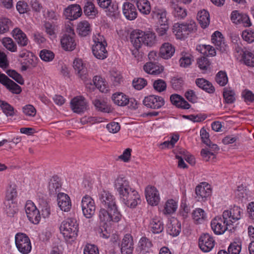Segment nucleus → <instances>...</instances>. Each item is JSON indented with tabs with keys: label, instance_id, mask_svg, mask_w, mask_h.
<instances>
[{
	"label": "nucleus",
	"instance_id": "obj_1",
	"mask_svg": "<svg viewBox=\"0 0 254 254\" xmlns=\"http://www.w3.org/2000/svg\"><path fill=\"white\" fill-rule=\"evenodd\" d=\"M130 41L136 49H139L142 46L152 47L156 43V36L152 31L136 29L131 33Z\"/></svg>",
	"mask_w": 254,
	"mask_h": 254
},
{
	"label": "nucleus",
	"instance_id": "obj_2",
	"mask_svg": "<svg viewBox=\"0 0 254 254\" xmlns=\"http://www.w3.org/2000/svg\"><path fill=\"white\" fill-rule=\"evenodd\" d=\"M60 231L66 240L75 238L78 232L76 220L71 218L64 220L61 225Z\"/></svg>",
	"mask_w": 254,
	"mask_h": 254
},
{
	"label": "nucleus",
	"instance_id": "obj_3",
	"mask_svg": "<svg viewBox=\"0 0 254 254\" xmlns=\"http://www.w3.org/2000/svg\"><path fill=\"white\" fill-rule=\"evenodd\" d=\"M243 214V210L240 207L234 205L225 210L222 215L226 224L230 227L241 219Z\"/></svg>",
	"mask_w": 254,
	"mask_h": 254
},
{
	"label": "nucleus",
	"instance_id": "obj_4",
	"mask_svg": "<svg viewBox=\"0 0 254 254\" xmlns=\"http://www.w3.org/2000/svg\"><path fill=\"white\" fill-rule=\"evenodd\" d=\"M122 215L118 209L115 211H109L105 208L100 209L98 213V218L100 223L107 224L111 221L118 222L121 219Z\"/></svg>",
	"mask_w": 254,
	"mask_h": 254
},
{
	"label": "nucleus",
	"instance_id": "obj_5",
	"mask_svg": "<svg viewBox=\"0 0 254 254\" xmlns=\"http://www.w3.org/2000/svg\"><path fill=\"white\" fill-rule=\"evenodd\" d=\"M15 243L18 251L22 254H28L31 251L30 240L24 233H18L15 235Z\"/></svg>",
	"mask_w": 254,
	"mask_h": 254
},
{
	"label": "nucleus",
	"instance_id": "obj_6",
	"mask_svg": "<svg viewBox=\"0 0 254 254\" xmlns=\"http://www.w3.org/2000/svg\"><path fill=\"white\" fill-rule=\"evenodd\" d=\"M94 44L92 46V53L94 56L98 59L104 60L108 57V52L106 50V43L103 40V38L98 35L93 38Z\"/></svg>",
	"mask_w": 254,
	"mask_h": 254
},
{
	"label": "nucleus",
	"instance_id": "obj_7",
	"mask_svg": "<svg viewBox=\"0 0 254 254\" xmlns=\"http://www.w3.org/2000/svg\"><path fill=\"white\" fill-rule=\"evenodd\" d=\"M99 199L102 206L109 211L118 209L115 196L109 191L102 190L99 193Z\"/></svg>",
	"mask_w": 254,
	"mask_h": 254
},
{
	"label": "nucleus",
	"instance_id": "obj_8",
	"mask_svg": "<svg viewBox=\"0 0 254 254\" xmlns=\"http://www.w3.org/2000/svg\"><path fill=\"white\" fill-rule=\"evenodd\" d=\"M81 206L83 215L87 218H91L94 215L96 205L94 199L89 195H85L81 200Z\"/></svg>",
	"mask_w": 254,
	"mask_h": 254
},
{
	"label": "nucleus",
	"instance_id": "obj_9",
	"mask_svg": "<svg viewBox=\"0 0 254 254\" xmlns=\"http://www.w3.org/2000/svg\"><path fill=\"white\" fill-rule=\"evenodd\" d=\"M120 199L124 204L130 208L135 207L141 201L139 193L134 189L123 195Z\"/></svg>",
	"mask_w": 254,
	"mask_h": 254
},
{
	"label": "nucleus",
	"instance_id": "obj_10",
	"mask_svg": "<svg viewBox=\"0 0 254 254\" xmlns=\"http://www.w3.org/2000/svg\"><path fill=\"white\" fill-rule=\"evenodd\" d=\"M25 211L28 219L34 224H38L41 220L39 210L31 200H27L25 205Z\"/></svg>",
	"mask_w": 254,
	"mask_h": 254
},
{
	"label": "nucleus",
	"instance_id": "obj_11",
	"mask_svg": "<svg viewBox=\"0 0 254 254\" xmlns=\"http://www.w3.org/2000/svg\"><path fill=\"white\" fill-rule=\"evenodd\" d=\"M114 186L120 198L133 189L131 187L129 181L122 175L118 176L115 179Z\"/></svg>",
	"mask_w": 254,
	"mask_h": 254
},
{
	"label": "nucleus",
	"instance_id": "obj_12",
	"mask_svg": "<svg viewBox=\"0 0 254 254\" xmlns=\"http://www.w3.org/2000/svg\"><path fill=\"white\" fill-rule=\"evenodd\" d=\"M145 197L148 203L151 206L157 205L160 200L159 191L153 186H148L145 190Z\"/></svg>",
	"mask_w": 254,
	"mask_h": 254
},
{
	"label": "nucleus",
	"instance_id": "obj_13",
	"mask_svg": "<svg viewBox=\"0 0 254 254\" xmlns=\"http://www.w3.org/2000/svg\"><path fill=\"white\" fill-rule=\"evenodd\" d=\"M215 241L212 236L209 234L201 235L198 240V246L200 249L203 252L211 251L215 246Z\"/></svg>",
	"mask_w": 254,
	"mask_h": 254
},
{
	"label": "nucleus",
	"instance_id": "obj_14",
	"mask_svg": "<svg viewBox=\"0 0 254 254\" xmlns=\"http://www.w3.org/2000/svg\"><path fill=\"white\" fill-rule=\"evenodd\" d=\"M211 227L215 234L221 235L228 229L229 225L226 224L222 216H217L211 220Z\"/></svg>",
	"mask_w": 254,
	"mask_h": 254
},
{
	"label": "nucleus",
	"instance_id": "obj_15",
	"mask_svg": "<svg viewBox=\"0 0 254 254\" xmlns=\"http://www.w3.org/2000/svg\"><path fill=\"white\" fill-rule=\"evenodd\" d=\"M143 103L147 108L158 109L164 105L165 101L161 96L150 95L144 98Z\"/></svg>",
	"mask_w": 254,
	"mask_h": 254
},
{
	"label": "nucleus",
	"instance_id": "obj_16",
	"mask_svg": "<svg viewBox=\"0 0 254 254\" xmlns=\"http://www.w3.org/2000/svg\"><path fill=\"white\" fill-rule=\"evenodd\" d=\"M152 18L159 23H166L168 22L169 18L166 8L160 6H155L151 12Z\"/></svg>",
	"mask_w": 254,
	"mask_h": 254
},
{
	"label": "nucleus",
	"instance_id": "obj_17",
	"mask_svg": "<svg viewBox=\"0 0 254 254\" xmlns=\"http://www.w3.org/2000/svg\"><path fill=\"white\" fill-rule=\"evenodd\" d=\"M196 198L199 201H205L211 194L210 186L206 182H202L195 188Z\"/></svg>",
	"mask_w": 254,
	"mask_h": 254
},
{
	"label": "nucleus",
	"instance_id": "obj_18",
	"mask_svg": "<svg viewBox=\"0 0 254 254\" xmlns=\"http://www.w3.org/2000/svg\"><path fill=\"white\" fill-rule=\"evenodd\" d=\"M70 107L73 112L80 114L87 109V103L82 96H76L70 101Z\"/></svg>",
	"mask_w": 254,
	"mask_h": 254
},
{
	"label": "nucleus",
	"instance_id": "obj_19",
	"mask_svg": "<svg viewBox=\"0 0 254 254\" xmlns=\"http://www.w3.org/2000/svg\"><path fill=\"white\" fill-rule=\"evenodd\" d=\"M133 241L130 234H126L120 244L122 254H131L133 250Z\"/></svg>",
	"mask_w": 254,
	"mask_h": 254
},
{
	"label": "nucleus",
	"instance_id": "obj_20",
	"mask_svg": "<svg viewBox=\"0 0 254 254\" xmlns=\"http://www.w3.org/2000/svg\"><path fill=\"white\" fill-rule=\"evenodd\" d=\"M0 83L13 94H18L21 92L20 86L10 79L6 75L0 72Z\"/></svg>",
	"mask_w": 254,
	"mask_h": 254
},
{
	"label": "nucleus",
	"instance_id": "obj_21",
	"mask_svg": "<svg viewBox=\"0 0 254 254\" xmlns=\"http://www.w3.org/2000/svg\"><path fill=\"white\" fill-rule=\"evenodd\" d=\"M98 5L103 8L106 14L109 16L115 15L118 12V6L112 0H97Z\"/></svg>",
	"mask_w": 254,
	"mask_h": 254
},
{
	"label": "nucleus",
	"instance_id": "obj_22",
	"mask_svg": "<svg viewBox=\"0 0 254 254\" xmlns=\"http://www.w3.org/2000/svg\"><path fill=\"white\" fill-rule=\"evenodd\" d=\"M82 10L78 4H71L66 8L64 15L70 20L76 19L81 15Z\"/></svg>",
	"mask_w": 254,
	"mask_h": 254
},
{
	"label": "nucleus",
	"instance_id": "obj_23",
	"mask_svg": "<svg viewBox=\"0 0 254 254\" xmlns=\"http://www.w3.org/2000/svg\"><path fill=\"white\" fill-rule=\"evenodd\" d=\"M58 206L64 212L69 211L71 207V202L69 196L64 193H59L57 196Z\"/></svg>",
	"mask_w": 254,
	"mask_h": 254
},
{
	"label": "nucleus",
	"instance_id": "obj_24",
	"mask_svg": "<svg viewBox=\"0 0 254 254\" xmlns=\"http://www.w3.org/2000/svg\"><path fill=\"white\" fill-rule=\"evenodd\" d=\"M211 41L217 50L222 52L227 50V46L225 43L223 35L219 31H216L212 34Z\"/></svg>",
	"mask_w": 254,
	"mask_h": 254
},
{
	"label": "nucleus",
	"instance_id": "obj_25",
	"mask_svg": "<svg viewBox=\"0 0 254 254\" xmlns=\"http://www.w3.org/2000/svg\"><path fill=\"white\" fill-rule=\"evenodd\" d=\"M122 10L124 16L127 19L132 20L137 17V12L133 4L128 2H125L123 5Z\"/></svg>",
	"mask_w": 254,
	"mask_h": 254
},
{
	"label": "nucleus",
	"instance_id": "obj_26",
	"mask_svg": "<svg viewBox=\"0 0 254 254\" xmlns=\"http://www.w3.org/2000/svg\"><path fill=\"white\" fill-rule=\"evenodd\" d=\"M73 67L76 74L81 79L86 78V68L84 61L79 58H76L73 62Z\"/></svg>",
	"mask_w": 254,
	"mask_h": 254
},
{
	"label": "nucleus",
	"instance_id": "obj_27",
	"mask_svg": "<svg viewBox=\"0 0 254 254\" xmlns=\"http://www.w3.org/2000/svg\"><path fill=\"white\" fill-rule=\"evenodd\" d=\"M74 33L72 35L65 34L61 40V43L62 48L67 51H72L76 47V43L73 37Z\"/></svg>",
	"mask_w": 254,
	"mask_h": 254
},
{
	"label": "nucleus",
	"instance_id": "obj_28",
	"mask_svg": "<svg viewBox=\"0 0 254 254\" xmlns=\"http://www.w3.org/2000/svg\"><path fill=\"white\" fill-rule=\"evenodd\" d=\"M175 52V47L168 42L163 44L159 51V56L164 59H169L174 54Z\"/></svg>",
	"mask_w": 254,
	"mask_h": 254
},
{
	"label": "nucleus",
	"instance_id": "obj_29",
	"mask_svg": "<svg viewBox=\"0 0 254 254\" xmlns=\"http://www.w3.org/2000/svg\"><path fill=\"white\" fill-rule=\"evenodd\" d=\"M12 34L19 46L24 47L27 45L29 40L26 34L20 29L14 28L12 32Z\"/></svg>",
	"mask_w": 254,
	"mask_h": 254
},
{
	"label": "nucleus",
	"instance_id": "obj_30",
	"mask_svg": "<svg viewBox=\"0 0 254 254\" xmlns=\"http://www.w3.org/2000/svg\"><path fill=\"white\" fill-rule=\"evenodd\" d=\"M208 146L210 149H203L201 151V155L206 161L213 160L215 158V152L219 150L218 146L215 144L210 143V145Z\"/></svg>",
	"mask_w": 254,
	"mask_h": 254
},
{
	"label": "nucleus",
	"instance_id": "obj_31",
	"mask_svg": "<svg viewBox=\"0 0 254 254\" xmlns=\"http://www.w3.org/2000/svg\"><path fill=\"white\" fill-rule=\"evenodd\" d=\"M170 101L172 104L178 108L189 109L190 106L182 96L178 94H173L170 96Z\"/></svg>",
	"mask_w": 254,
	"mask_h": 254
},
{
	"label": "nucleus",
	"instance_id": "obj_32",
	"mask_svg": "<svg viewBox=\"0 0 254 254\" xmlns=\"http://www.w3.org/2000/svg\"><path fill=\"white\" fill-rule=\"evenodd\" d=\"M37 201L41 208L42 215L44 218L49 217L51 214L50 207L44 196L42 194H38L37 197Z\"/></svg>",
	"mask_w": 254,
	"mask_h": 254
},
{
	"label": "nucleus",
	"instance_id": "obj_33",
	"mask_svg": "<svg viewBox=\"0 0 254 254\" xmlns=\"http://www.w3.org/2000/svg\"><path fill=\"white\" fill-rule=\"evenodd\" d=\"M61 183L57 176L52 177L49 183L48 189L51 195L58 194L61 189Z\"/></svg>",
	"mask_w": 254,
	"mask_h": 254
},
{
	"label": "nucleus",
	"instance_id": "obj_34",
	"mask_svg": "<svg viewBox=\"0 0 254 254\" xmlns=\"http://www.w3.org/2000/svg\"><path fill=\"white\" fill-rule=\"evenodd\" d=\"M143 69L147 73L158 75L163 71V67L156 64L148 62L144 65Z\"/></svg>",
	"mask_w": 254,
	"mask_h": 254
},
{
	"label": "nucleus",
	"instance_id": "obj_35",
	"mask_svg": "<svg viewBox=\"0 0 254 254\" xmlns=\"http://www.w3.org/2000/svg\"><path fill=\"white\" fill-rule=\"evenodd\" d=\"M112 99L114 104L119 106H125L129 103L128 97L122 92L113 94Z\"/></svg>",
	"mask_w": 254,
	"mask_h": 254
},
{
	"label": "nucleus",
	"instance_id": "obj_36",
	"mask_svg": "<svg viewBox=\"0 0 254 254\" xmlns=\"http://www.w3.org/2000/svg\"><path fill=\"white\" fill-rule=\"evenodd\" d=\"M181 223L177 219H172L168 224L167 232L172 236H178L181 232Z\"/></svg>",
	"mask_w": 254,
	"mask_h": 254
},
{
	"label": "nucleus",
	"instance_id": "obj_37",
	"mask_svg": "<svg viewBox=\"0 0 254 254\" xmlns=\"http://www.w3.org/2000/svg\"><path fill=\"white\" fill-rule=\"evenodd\" d=\"M192 218L196 224L203 223L207 219V214L205 211L200 208H195L192 212Z\"/></svg>",
	"mask_w": 254,
	"mask_h": 254
},
{
	"label": "nucleus",
	"instance_id": "obj_38",
	"mask_svg": "<svg viewBox=\"0 0 254 254\" xmlns=\"http://www.w3.org/2000/svg\"><path fill=\"white\" fill-rule=\"evenodd\" d=\"M178 206L177 200L174 199H169L166 201L164 204L163 213L165 215L173 214L176 211Z\"/></svg>",
	"mask_w": 254,
	"mask_h": 254
},
{
	"label": "nucleus",
	"instance_id": "obj_39",
	"mask_svg": "<svg viewBox=\"0 0 254 254\" xmlns=\"http://www.w3.org/2000/svg\"><path fill=\"white\" fill-rule=\"evenodd\" d=\"M149 228L153 233L158 234L163 230L164 225L158 217H154L151 219L150 222Z\"/></svg>",
	"mask_w": 254,
	"mask_h": 254
},
{
	"label": "nucleus",
	"instance_id": "obj_40",
	"mask_svg": "<svg viewBox=\"0 0 254 254\" xmlns=\"http://www.w3.org/2000/svg\"><path fill=\"white\" fill-rule=\"evenodd\" d=\"M172 14L177 19H184L187 15V10L185 8L178 4H173L172 5Z\"/></svg>",
	"mask_w": 254,
	"mask_h": 254
},
{
	"label": "nucleus",
	"instance_id": "obj_41",
	"mask_svg": "<svg viewBox=\"0 0 254 254\" xmlns=\"http://www.w3.org/2000/svg\"><path fill=\"white\" fill-rule=\"evenodd\" d=\"M91 25L88 21L83 20L78 23L77 27V31L81 36H86L91 32Z\"/></svg>",
	"mask_w": 254,
	"mask_h": 254
},
{
	"label": "nucleus",
	"instance_id": "obj_42",
	"mask_svg": "<svg viewBox=\"0 0 254 254\" xmlns=\"http://www.w3.org/2000/svg\"><path fill=\"white\" fill-rule=\"evenodd\" d=\"M197 19L201 26L203 28H206L209 24V14L205 9L201 10L198 12Z\"/></svg>",
	"mask_w": 254,
	"mask_h": 254
},
{
	"label": "nucleus",
	"instance_id": "obj_43",
	"mask_svg": "<svg viewBox=\"0 0 254 254\" xmlns=\"http://www.w3.org/2000/svg\"><path fill=\"white\" fill-rule=\"evenodd\" d=\"M153 247L152 242L147 238L142 237L138 242V248L143 253H150Z\"/></svg>",
	"mask_w": 254,
	"mask_h": 254
},
{
	"label": "nucleus",
	"instance_id": "obj_44",
	"mask_svg": "<svg viewBox=\"0 0 254 254\" xmlns=\"http://www.w3.org/2000/svg\"><path fill=\"white\" fill-rule=\"evenodd\" d=\"M173 32L178 39H184L188 37L182 23H176L173 26Z\"/></svg>",
	"mask_w": 254,
	"mask_h": 254
},
{
	"label": "nucleus",
	"instance_id": "obj_45",
	"mask_svg": "<svg viewBox=\"0 0 254 254\" xmlns=\"http://www.w3.org/2000/svg\"><path fill=\"white\" fill-rule=\"evenodd\" d=\"M93 82L95 87L101 92L107 93L108 91V87L105 80L100 76H94L93 78Z\"/></svg>",
	"mask_w": 254,
	"mask_h": 254
},
{
	"label": "nucleus",
	"instance_id": "obj_46",
	"mask_svg": "<svg viewBox=\"0 0 254 254\" xmlns=\"http://www.w3.org/2000/svg\"><path fill=\"white\" fill-rule=\"evenodd\" d=\"M17 196V186L14 183H10L6 189L5 200H14Z\"/></svg>",
	"mask_w": 254,
	"mask_h": 254
},
{
	"label": "nucleus",
	"instance_id": "obj_47",
	"mask_svg": "<svg viewBox=\"0 0 254 254\" xmlns=\"http://www.w3.org/2000/svg\"><path fill=\"white\" fill-rule=\"evenodd\" d=\"M136 6L139 11L143 14L147 15L151 11V5L148 0H137Z\"/></svg>",
	"mask_w": 254,
	"mask_h": 254
},
{
	"label": "nucleus",
	"instance_id": "obj_48",
	"mask_svg": "<svg viewBox=\"0 0 254 254\" xmlns=\"http://www.w3.org/2000/svg\"><path fill=\"white\" fill-rule=\"evenodd\" d=\"M5 210L9 216H13L18 211L17 203L15 200H5Z\"/></svg>",
	"mask_w": 254,
	"mask_h": 254
},
{
	"label": "nucleus",
	"instance_id": "obj_49",
	"mask_svg": "<svg viewBox=\"0 0 254 254\" xmlns=\"http://www.w3.org/2000/svg\"><path fill=\"white\" fill-rule=\"evenodd\" d=\"M195 82L199 87L208 93H213L214 91V88L212 84L204 78L197 79Z\"/></svg>",
	"mask_w": 254,
	"mask_h": 254
},
{
	"label": "nucleus",
	"instance_id": "obj_50",
	"mask_svg": "<svg viewBox=\"0 0 254 254\" xmlns=\"http://www.w3.org/2000/svg\"><path fill=\"white\" fill-rule=\"evenodd\" d=\"M235 195L240 198L248 199L252 195V192L243 186L238 187L235 191Z\"/></svg>",
	"mask_w": 254,
	"mask_h": 254
},
{
	"label": "nucleus",
	"instance_id": "obj_51",
	"mask_svg": "<svg viewBox=\"0 0 254 254\" xmlns=\"http://www.w3.org/2000/svg\"><path fill=\"white\" fill-rule=\"evenodd\" d=\"M84 13L90 18L95 17L98 14V10L91 1H87L84 7Z\"/></svg>",
	"mask_w": 254,
	"mask_h": 254
},
{
	"label": "nucleus",
	"instance_id": "obj_52",
	"mask_svg": "<svg viewBox=\"0 0 254 254\" xmlns=\"http://www.w3.org/2000/svg\"><path fill=\"white\" fill-rule=\"evenodd\" d=\"M193 61L192 56L189 53L183 54L179 60L180 65L184 68L189 67Z\"/></svg>",
	"mask_w": 254,
	"mask_h": 254
},
{
	"label": "nucleus",
	"instance_id": "obj_53",
	"mask_svg": "<svg viewBox=\"0 0 254 254\" xmlns=\"http://www.w3.org/2000/svg\"><path fill=\"white\" fill-rule=\"evenodd\" d=\"M93 104L99 111L104 112H109L110 111V108L103 100L96 99L93 101Z\"/></svg>",
	"mask_w": 254,
	"mask_h": 254
},
{
	"label": "nucleus",
	"instance_id": "obj_54",
	"mask_svg": "<svg viewBox=\"0 0 254 254\" xmlns=\"http://www.w3.org/2000/svg\"><path fill=\"white\" fill-rule=\"evenodd\" d=\"M187 36L189 34L195 32L197 30V26L194 20H190L187 22H182Z\"/></svg>",
	"mask_w": 254,
	"mask_h": 254
},
{
	"label": "nucleus",
	"instance_id": "obj_55",
	"mask_svg": "<svg viewBox=\"0 0 254 254\" xmlns=\"http://www.w3.org/2000/svg\"><path fill=\"white\" fill-rule=\"evenodd\" d=\"M2 44L3 46L8 50L11 52H15L17 50V46L13 40L9 37H5L2 39Z\"/></svg>",
	"mask_w": 254,
	"mask_h": 254
},
{
	"label": "nucleus",
	"instance_id": "obj_56",
	"mask_svg": "<svg viewBox=\"0 0 254 254\" xmlns=\"http://www.w3.org/2000/svg\"><path fill=\"white\" fill-rule=\"evenodd\" d=\"M45 31L51 39L56 37V31L58 26L50 22H46L44 25Z\"/></svg>",
	"mask_w": 254,
	"mask_h": 254
},
{
	"label": "nucleus",
	"instance_id": "obj_57",
	"mask_svg": "<svg viewBox=\"0 0 254 254\" xmlns=\"http://www.w3.org/2000/svg\"><path fill=\"white\" fill-rule=\"evenodd\" d=\"M39 56L43 61L50 62L54 59L55 54L50 50L44 49L40 51Z\"/></svg>",
	"mask_w": 254,
	"mask_h": 254
},
{
	"label": "nucleus",
	"instance_id": "obj_58",
	"mask_svg": "<svg viewBox=\"0 0 254 254\" xmlns=\"http://www.w3.org/2000/svg\"><path fill=\"white\" fill-rule=\"evenodd\" d=\"M235 95V92L232 89L224 88L223 97L227 103L231 104L233 103L236 99Z\"/></svg>",
	"mask_w": 254,
	"mask_h": 254
},
{
	"label": "nucleus",
	"instance_id": "obj_59",
	"mask_svg": "<svg viewBox=\"0 0 254 254\" xmlns=\"http://www.w3.org/2000/svg\"><path fill=\"white\" fill-rule=\"evenodd\" d=\"M200 53L207 56L213 57L216 55L215 48L211 45H203L199 47Z\"/></svg>",
	"mask_w": 254,
	"mask_h": 254
},
{
	"label": "nucleus",
	"instance_id": "obj_60",
	"mask_svg": "<svg viewBox=\"0 0 254 254\" xmlns=\"http://www.w3.org/2000/svg\"><path fill=\"white\" fill-rule=\"evenodd\" d=\"M0 107L7 116H12L14 114L13 108L4 101H0Z\"/></svg>",
	"mask_w": 254,
	"mask_h": 254
},
{
	"label": "nucleus",
	"instance_id": "obj_61",
	"mask_svg": "<svg viewBox=\"0 0 254 254\" xmlns=\"http://www.w3.org/2000/svg\"><path fill=\"white\" fill-rule=\"evenodd\" d=\"M228 79L226 72L223 71H219L216 76V81L220 86H225L228 82Z\"/></svg>",
	"mask_w": 254,
	"mask_h": 254
},
{
	"label": "nucleus",
	"instance_id": "obj_62",
	"mask_svg": "<svg viewBox=\"0 0 254 254\" xmlns=\"http://www.w3.org/2000/svg\"><path fill=\"white\" fill-rule=\"evenodd\" d=\"M11 25V21L8 18H3L0 19V34H3L9 30Z\"/></svg>",
	"mask_w": 254,
	"mask_h": 254
},
{
	"label": "nucleus",
	"instance_id": "obj_63",
	"mask_svg": "<svg viewBox=\"0 0 254 254\" xmlns=\"http://www.w3.org/2000/svg\"><path fill=\"white\" fill-rule=\"evenodd\" d=\"M243 59L246 65L254 67V55L252 53L249 52H245Z\"/></svg>",
	"mask_w": 254,
	"mask_h": 254
},
{
	"label": "nucleus",
	"instance_id": "obj_64",
	"mask_svg": "<svg viewBox=\"0 0 254 254\" xmlns=\"http://www.w3.org/2000/svg\"><path fill=\"white\" fill-rule=\"evenodd\" d=\"M83 254H99L98 247L92 244H86L83 249Z\"/></svg>",
	"mask_w": 254,
	"mask_h": 254
}]
</instances>
